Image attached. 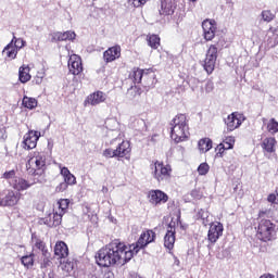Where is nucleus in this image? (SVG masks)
<instances>
[{"label": "nucleus", "instance_id": "obj_50", "mask_svg": "<svg viewBox=\"0 0 278 278\" xmlns=\"http://www.w3.org/2000/svg\"><path fill=\"white\" fill-rule=\"evenodd\" d=\"M216 151H217V153H219V154L222 155V153H223L224 151H228V150L225 148V144L219 143V144L217 146V148H216Z\"/></svg>", "mask_w": 278, "mask_h": 278}, {"label": "nucleus", "instance_id": "obj_15", "mask_svg": "<svg viewBox=\"0 0 278 278\" xmlns=\"http://www.w3.org/2000/svg\"><path fill=\"white\" fill-rule=\"evenodd\" d=\"M105 99H108V96L104 92L96 91L87 97L85 105H99L105 102Z\"/></svg>", "mask_w": 278, "mask_h": 278}, {"label": "nucleus", "instance_id": "obj_5", "mask_svg": "<svg viewBox=\"0 0 278 278\" xmlns=\"http://www.w3.org/2000/svg\"><path fill=\"white\" fill-rule=\"evenodd\" d=\"M151 168L154 179L159 182L168 181V179H170V173L173 172L170 165H164V163L156 161Z\"/></svg>", "mask_w": 278, "mask_h": 278}, {"label": "nucleus", "instance_id": "obj_2", "mask_svg": "<svg viewBox=\"0 0 278 278\" xmlns=\"http://www.w3.org/2000/svg\"><path fill=\"white\" fill-rule=\"evenodd\" d=\"M170 138L174 142H185L188 140L190 136V131L188 130V122L186 115L180 114L175 116L170 122Z\"/></svg>", "mask_w": 278, "mask_h": 278}, {"label": "nucleus", "instance_id": "obj_24", "mask_svg": "<svg viewBox=\"0 0 278 278\" xmlns=\"http://www.w3.org/2000/svg\"><path fill=\"white\" fill-rule=\"evenodd\" d=\"M141 84L146 88H151L155 84V73L152 70H143Z\"/></svg>", "mask_w": 278, "mask_h": 278}, {"label": "nucleus", "instance_id": "obj_8", "mask_svg": "<svg viewBox=\"0 0 278 278\" xmlns=\"http://www.w3.org/2000/svg\"><path fill=\"white\" fill-rule=\"evenodd\" d=\"M18 201H21V193L13 190H4L2 197L3 207H14V205L18 204Z\"/></svg>", "mask_w": 278, "mask_h": 278}, {"label": "nucleus", "instance_id": "obj_1", "mask_svg": "<svg viewBox=\"0 0 278 278\" xmlns=\"http://www.w3.org/2000/svg\"><path fill=\"white\" fill-rule=\"evenodd\" d=\"M155 240V232L148 230L141 233L136 243L125 245V243L113 241L106 247L100 249L96 255L98 266L108 268L110 266H125L134 255L138 254L140 249H144Z\"/></svg>", "mask_w": 278, "mask_h": 278}, {"label": "nucleus", "instance_id": "obj_48", "mask_svg": "<svg viewBox=\"0 0 278 278\" xmlns=\"http://www.w3.org/2000/svg\"><path fill=\"white\" fill-rule=\"evenodd\" d=\"M66 188H68V185H66L65 182H61L59 186H56L55 192H64Z\"/></svg>", "mask_w": 278, "mask_h": 278}, {"label": "nucleus", "instance_id": "obj_49", "mask_svg": "<svg viewBox=\"0 0 278 278\" xmlns=\"http://www.w3.org/2000/svg\"><path fill=\"white\" fill-rule=\"evenodd\" d=\"M267 201H268V203H278V197H277V194L270 193V194L267 197Z\"/></svg>", "mask_w": 278, "mask_h": 278}, {"label": "nucleus", "instance_id": "obj_30", "mask_svg": "<svg viewBox=\"0 0 278 278\" xmlns=\"http://www.w3.org/2000/svg\"><path fill=\"white\" fill-rule=\"evenodd\" d=\"M144 73V70L141 68H134L130 74H129V78L131 79V81H134V84H142V75Z\"/></svg>", "mask_w": 278, "mask_h": 278}, {"label": "nucleus", "instance_id": "obj_21", "mask_svg": "<svg viewBox=\"0 0 278 278\" xmlns=\"http://www.w3.org/2000/svg\"><path fill=\"white\" fill-rule=\"evenodd\" d=\"M54 256L56 260H66L68 257V245L64 241L56 242L54 247Z\"/></svg>", "mask_w": 278, "mask_h": 278}, {"label": "nucleus", "instance_id": "obj_32", "mask_svg": "<svg viewBox=\"0 0 278 278\" xmlns=\"http://www.w3.org/2000/svg\"><path fill=\"white\" fill-rule=\"evenodd\" d=\"M22 104L24 105V108H27V110H34L38 108V100L25 96L23 98Z\"/></svg>", "mask_w": 278, "mask_h": 278}, {"label": "nucleus", "instance_id": "obj_43", "mask_svg": "<svg viewBox=\"0 0 278 278\" xmlns=\"http://www.w3.org/2000/svg\"><path fill=\"white\" fill-rule=\"evenodd\" d=\"M3 177H4V179H8L9 184H10V181H14V179L18 178V177H16V172H14V170L5 172L3 174Z\"/></svg>", "mask_w": 278, "mask_h": 278}, {"label": "nucleus", "instance_id": "obj_17", "mask_svg": "<svg viewBox=\"0 0 278 278\" xmlns=\"http://www.w3.org/2000/svg\"><path fill=\"white\" fill-rule=\"evenodd\" d=\"M104 62L110 63L121 58V46H113L103 53Z\"/></svg>", "mask_w": 278, "mask_h": 278}, {"label": "nucleus", "instance_id": "obj_31", "mask_svg": "<svg viewBox=\"0 0 278 278\" xmlns=\"http://www.w3.org/2000/svg\"><path fill=\"white\" fill-rule=\"evenodd\" d=\"M130 123L134 129H137V131H146L147 129V122H144L142 118H131Z\"/></svg>", "mask_w": 278, "mask_h": 278}, {"label": "nucleus", "instance_id": "obj_54", "mask_svg": "<svg viewBox=\"0 0 278 278\" xmlns=\"http://www.w3.org/2000/svg\"><path fill=\"white\" fill-rule=\"evenodd\" d=\"M129 92H137V94H140V88H138V87H131V88L129 89Z\"/></svg>", "mask_w": 278, "mask_h": 278}, {"label": "nucleus", "instance_id": "obj_45", "mask_svg": "<svg viewBox=\"0 0 278 278\" xmlns=\"http://www.w3.org/2000/svg\"><path fill=\"white\" fill-rule=\"evenodd\" d=\"M103 156H104V157H118L117 154H116V150H113V149H111V148L105 149V150L103 151Z\"/></svg>", "mask_w": 278, "mask_h": 278}, {"label": "nucleus", "instance_id": "obj_36", "mask_svg": "<svg viewBox=\"0 0 278 278\" xmlns=\"http://www.w3.org/2000/svg\"><path fill=\"white\" fill-rule=\"evenodd\" d=\"M13 47L17 50L21 51V49H23V47H25V40H23L22 38H16L13 37V39L11 40Z\"/></svg>", "mask_w": 278, "mask_h": 278}, {"label": "nucleus", "instance_id": "obj_16", "mask_svg": "<svg viewBox=\"0 0 278 278\" xmlns=\"http://www.w3.org/2000/svg\"><path fill=\"white\" fill-rule=\"evenodd\" d=\"M77 38V35L73 30H67L64 33H53L52 34V42H64L66 40H75Z\"/></svg>", "mask_w": 278, "mask_h": 278}, {"label": "nucleus", "instance_id": "obj_7", "mask_svg": "<svg viewBox=\"0 0 278 278\" xmlns=\"http://www.w3.org/2000/svg\"><path fill=\"white\" fill-rule=\"evenodd\" d=\"M223 231H225V228L220 222L212 223L207 232L208 242L211 244H216V242H218V240L222 238Z\"/></svg>", "mask_w": 278, "mask_h": 278}, {"label": "nucleus", "instance_id": "obj_41", "mask_svg": "<svg viewBox=\"0 0 278 278\" xmlns=\"http://www.w3.org/2000/svg\"><path fill=\"white\" fill-rule=\"evenodd\" d=\"M223 144H224V148H226L227 150L233 149V144H236V138L228 137L226 138Z\"/></svg>", "mask_w": 278, "mask_h": 278}, {"label": "nucleus", "instance_id": "obj_33", "mask_svg": "<svg viewBox=\"0 0 278 278\" xmlns=\"http://www.w3.org/2000/svg\"><path fill=\"white\" fill-rule=\"evenodd\" d=\"M71 202L68 201V199H62L58 202V207L59 210L56 212H59L60 214H66V211L68 210V204Z\"/></svg>", "mask_w": 278, "mask_h": 278}, {"label": "nucleus", "instance_id": "obj_26", "mask_svg": "<svg viewBox=\"0 0 278 278\" xmlns=\"http://www.w3.org/2000/svg\"><path fill=\"white\" fill-rule=\"evenodd\" d=\"M275 144H277V140L273 137H267L262 142V149L267 153H275Z\"/></svg>", "mask_w": 278, "mask_h": 278}, {"label": "nucleus", "instance_id": "obj_19", "mask_svg": "<svg viewBox=\"0 0 278 278\" xmlns=\"http://www.w3.org/2000/svg\"><path fill=\"white\" fill-rule=\"evenodd\" d=\"M267 46L273 49L278 45V26H270L266 34Z\"/></svg>", "mask_w": 278, "mask_h": 278}, {"label": "nucleus", "instance_id": "obj_14", "mask_svg": "<svg viewBox=\"0 0 278 278\" xmlns=\"http://www.w3.org/2000/svg\"><path fill=\"white\" fill-rule=\"evenodd\" d=\"M175 10H177L176 0H163L161 2L160 14L164 16H172V14H175Z\"/></svg>", "mask_w": 278, "mask_h": 278}, {"label": "nucleus", "instance_id": "obj_40", "mask_svg": "<svg viewBox=\"0 0 278 278\" xmlns=\"http://www.w3.org/2000/svg\"><path fill=\"white\" fill-rule=\"evenodd\" d=\"M64 184H66V186H75V184H77V178L75 175L70 174L64 177Z\"/></svg>", "mask_w": 278, "mask_h": 278}, {"label": "nucleus", "instance_id": "obj_18", "mask_svg": "<svg viewBox=\"0 0 278 278\" xmlns=\"http://www.w3.org/2000/svg\"><path fill=\"white\" fill-rule=\"evenodd\" d=\"M62 216H64V214L55 211L53 214H50L49 217H46L41 223L48 227H58L59 225H62Z\"/></svg>", "mask_w": 278, "mask_h": 278}, {"label": "nucleus", "instance_id": "obj_53", "mask_svg": "<svg viewBox=\"0 0 278 278\" xmlns=\"http://www.w3.org/2000/svg\"><path fill=\"white\" fill-rule=\"evenodd\" d=\"M189 84L191 86V90L194 91V86H192V84H199V79L192 78L189 80Z\"/></svg>", "mask_w": 278, "mask_h": 278}, {"label": "nucleus", "instance_id": "obj_44", "mask_svg": "<svg viewBox=\"0 0 278 278\" xmlns=\"http://www.w3.org/2000/svg\"><path fill=\"white\" fill-rule=\"evenodd\" d=\"M129 5H132V8H142L144 3H147V0H128Z\"/></svg>", "mask_w": 278, "mask_h": 278}, {"label": "nucleus", "instance_id": "obj_46", "mask_svg": "<svg viewBox=\"0 0 278 278\" xmlns=\"http://www.w3.org/2000/svg\"><path fill=\"white\" fill-rule=\"evenodd\" d=\"M214 90V83L212 80H208L205 85V92L210 93Z\"/></svg>", "mask_w": 278, "mask_h": 278}, {"label": "nucleus", "instance_id": "obj_13", "mask_svg": "<svg viewBox=\"0 0 278 278\" xmlns=\"http://www.w3.org/2000/svg\"><path fill=\"white\" fill-rule=\"evenodd\" d=\"M150 203L152 205H162V203H166L168 201V195L161 190H152L149 192Z\"/></svg>", "mask_w": 278, "mask_h": 278}, {"label": "nucleus", "instance_id": "obj_61", "mask_svg": "<svg viewBox=\"0 0 278 278\" xmlns=\"http://www.w3.org/2000/svg\"><path fill=\"white\" fill-rule=\"evenodd\" d=\"M189 1H191L192 3H195L197 0H189Z\"/></svg>", "mask_w": 278, "mask_h": 278}, {"label": "nucleus", "instance_id": "obj_60", "mask_svg": "<svg viewBox=\"0 0 278 278\" xmlns=\"http://www.w3.org/2000/svg\"><path fill=\"white\" fill-rule=\"evenodd\" d=\"M37 77H42V73H40L39 75H37Z\"/></svg>", "mask_w": 278, "mask_h": 278}, {"label": "nucleus", "instance_id": "obj_6", "mask_svg": "<svg viewBox=\"0 0 278 278\" xmlns=\"http://www.w3.org/2000/svg\"><path fill=\"white\" fill-rule=\"evenodd\" d=\"M216 60H218V48L215 45H211L206 51L203 63L204 71H206L208 75H212L214 68H216Z\"/></svg>", "mask_w": 278, "mask_h": 278}, {"label": "nucleus", "instance_id": "obj_29", "mask_svg": "<svg viewBox=\"0 0 278 278\" xmlns=\"http://www.w3.org/2000/svg\"><path fill=\"white\" fill-rule=\"evenodd\" d=\"M18 77L22 84H27V81L31 79V75L29 74V66L27 65L21 66L18 72Z\"/></svg>", "mask_w": 278, "mask_h": 278}, {"label": "nucleus", "instance_id": "obj_39", "mask_svg": "<svg viewBox=\"0 0 278 278\" xmlns=\"http://www.w3.org/2000/svg\"><path fill=\"white\" fill-rule=\"evenodd\" d=\"M262 18L266 23H270V21L275 18V14H273V12H270L269 10H265L262 12Z\"/></svg>", "mask_w": 278, "mask_h": 278}, {"label": "nucleus", "instance_id": "obj_52", "mask_svg": "<svg viewBox=\"0 0 278 278\" xmlns=\"http://www.w3.org/2000/svg\"><path fill=\"white\" fill-rule=\"evenodd\" d=\"M42 79H45V73H41V77H36L35 78V84H42Z\"/></svg>", "mask_w": 278, "mask_h": 278}, {"label": "nucleus", "instance_id": "obj_3", "mask_svg": "<svg viewBox=\"0 0 278 278\" xmlns=\"http://www.w3.org/2000/svg\"><path fill=\"white\" fill-rule=\"evenodd\" d=\"M47 166V155L43 152H31L26 163L29 175H42Z\"/></svg>", "mask_w": 278, "mask_h": 278}, {"label": "nucleus", "instance_id": "obj_11", "mask_svg": "<svg viewBox=\"0 0 278 278\" xmlns=\"http://www.w3.org/2000/svg\"><path fill=\"white\" fill-rule=\"evenodd\" d=\"M202 29H203L204 38L206 40H214V37L216 36V21L204 20L202 22Z\"/></svg>", "mask_w": 278, "mask_h": 278}, {"label": "nucleus", "instance_id": "obj_28", "mask_svg": "<svg viewBox=\"0 0 278 278\" xmlns=\"http://www.w3.org/2000/svg\"><path fill=\"white\" fill-rule=\"evenodd\" d=\"M212 139L210 138H202L198 142V149L200 153H207L212 149Z\"/></svg>", "mask_w": 278, "mask_h": 278}, {"label": "nucleus", "instance_id": "obj_47", "mask_svg": "<svg viewBox=\"0 0 278 278\" xmlns=\"http://www.w3.org/2000/svg\"><path fill=\"white\" fill-rule=\"evenodd\" d=\"M60 170L63 178L67 177L71 174L68 167H62V165H60Z\"/></svg>", "mask_w": 278, "mask_h": 278}, {"label": "nucleus", "instance_id": "obj_20", "mask_svg": "<svg viewBox=\"0 0 278 278\" xmlns=\"http://www.w3.org/2000/svg\"><path fill=\"white\" fill-rule=\"evenodd\" d=\"M10 186L14 188V190H17V192H22L23 190H29L34 186V182H29L23 178H15L10 181Z\"/></svg>", "mask_w": 278, "mask_h": 278}, {"label": "nucleus", "instance_id": "obj_37", "mask_svg": "<svg viewBox=\"0 0 278 278\" xmlns=\"http://www.w3.org/2000/svg\"><path fill=\"white\" fill-rule=\"evenodd\" d=\"M61 268L64 273H73V263L66 262V260H61Z\"/></svg>", "mask_w": 278, "mask_h": 278}, {"label": "nucleus", "instance_id": "obj_22", "mask_svg": "<svg viewBox=\"0 0 278 278\" xmlns=\"http://www.w3.org/2000/svg\"><path fill=\"white\" fill-rule=\"evenodd\" d=\"M164 247L169 251L175 247V228H173V226H168L167 228V232L164 237Z\"/></svg>", "mask_w": 278, "mask_h": 278}, {"label": "nucleus", "instance_id": "obj_4", "mask_svg": "<svg viewBox=\"0 0 278 278\" xmlns=\"http://www.w3.org/2000/svg\"><path fill=\"white\" fill-rule=\"evenodd\" d=\"M275 233V224L270 219H262L257 228V238L263 242H268Z\"/></svg>", "mask_w": 278, "mask_h": 278}, {"label": "nucleus", "instance_id": "obj_58", "mask_svg": "<svg viewBox=\"0 0 278 278\" xmlns=\"http://www.w3.org/2000/svg\"><path fill=\"white\" fill-rule=\"evenodd\" d=\"M0 207H3V198L0 197Z\"/></svg>", "mask_w": 278, "mask_h": 278}, {"label": "nucleus", "instance_id": "obj_51", "mask_svg": "<svg viewBox=\"0 0 278 278\" xmlns=\"http://www.w3.org/2000/svg\"><path fill=\"white\" fill-rule=\"evenodd\" d=\"M0 138L1 140H5V138H8V132H5V129L3 128L0 129Z\"/></svg>", "mask_w": 278, "mask_h": 278}, {"label": "nucleus", "instance_id": "obj_56", "mask_svg": "<svg viewBox=\"0 0 278 278\" xmlns=\"http://www.w3.org/2000/svg\"><path fill=\"white\" fill-rule=\"evenodd\" d=\"M260 278H275V276L273 274H264Z\"/></svg>", "mask_w": 278, "mask_h": 278}, {"label": "nucleus", "instance_id": "obj_27", "mask_svg": "<svg viewBox=\"0 0 278 278\" xmlns=\"http://www.w3.org/2000/svg\"><path fill=\"white\" fill-rule=\"evenodd\" d=\"M5 58L9 60H15L16 55L18 54V50L14 47V43L10 42L2 51Z\"/></svg>", "mask_w": 278, "mask_h": 278}, {"label": "nucleus", "instance_id": "obj_12", "mask_svg": "<svg viewBox=\"0 0 278 278\" xmlns=\"http://www.w3.org/2000/svg\"><path fill=\"white\" fill-rule=\"evenodd\" d=\"M68 70L72 75H80L84 72V65L79 55L73 54L70 56Z\"/></svg>", "mask_w": 278, "mask_h": 278}, {"label": "nucleus", "instance_id": "obj_10", "mask_svg": "<svg viewBox=\"0 0 278 278\" xmlns=\"http://www.w3.org/2000/svg\"><path fill=\"white\" fill-rule=\"evenodd\" d=\"M38 140H40V131L29 130L26 135H24V149H36Z\"/></svg>", "mask_w": 278, "mask_h": 278}, {"label": "nucleus", "instance_id": "obj_9", "mask_svg": "<svg viewBox=\"0 0 278 278\" xmlns=\"http://www.w3.org/2000/svg\"><path fill=\"white\" fill-rule=\"evenodd\" d=\"M244 121L245 118L243 114L232 113L225 119V125L227 126L228 131H235V129H238Z\"/></svg>", "mask_w": 278, "mask_h": 278}, {"label": "nucleus", "instance_id": "obj_35", "mask_svg": "<svg viewBox=\"0 0 278 278\" xmlns=\"http://www.w3.org/2000/svg\"><path fill=\"white\" fill-rule=\"evenodd\" d=\"M267 131H269V134H278V122H276L275 118L269 119L267 123Z\"/></svg>", "mask_w": 278, "mask_h": 278}, {"label": "nucleus", "instance_id": "obj_42", "mask_svg": "<svg viewBox=\"0 0 278 278\" xmlns=\"http://www.w3.org/2000/svg\"><path fill=\"white\" fill-rule=\"evenodd\" d=\"M199 175H205L206 173H210V165L207 163H202L198 167Z\"/></svg>", "mask_w": 278, "mask_h": 278}, {"label": "nucleus", "instance_id": "obj_38", "mask_svg": "<svg viewBox=\"0 0 278 278\" xmlns=\"http://www.w3.org/2000/svg\"><path fill=\"white\" fill-rule=\"evenodd\" d=\"M22 264L26 268H29V266H34V256L33 255H26L22 257Z\"/></svg>", "mask_w": 278, "mask_h": 278}, {"label": "nucleus", "instance_id": "obj_25", "mask_svg": "<svg viewBox=\"0 0 278 278\" xmlns=\"http://www.w3.org/2000/svg\"><path fill=\"white\" fill-rule=\"evenodd\" d=\"M117 157H125L131 153V144L129 141H122L118 147L115 149Z\"/></svg>", "mask_w": 278, "mask_h": 278}, {"label": "nucleus", "instance_id": "obj_34", "mask_svg": "<svg viewBox=\"0 0 278 278\" xmlns=\"http://www.w3.org/2000/svg\"><path fill=\"white\" fill-rule=\"evenodd\" d=\"M148 45L151 47V49H157V47H160V36L150 35L148 37Z\"/></svg>", "mask_w": 278, "mask_h": 278}, {"label": "nucleus", "instance_id": "obj_55", "mask_svg": "<svg viewBox=\"0 0 278 278\" xmlns=\"http://www.w3.org/2000/svg\"><path fill=\"white\" fill-rule=\"evenodd\" d=\"M104 278H114V273H112V271L105 273Z\"/></svg>", "mask_w": 278, "mask_h": 278}, {"label": "nucleus", "instance_id": "obj_23", "mask_svg": "<svg viewBox=\"0 0 278 278\" xmlns=\"http://www.w3.org/2000/svg\"><path fill=\"white\" fill-rule=\"evenodd\" d=\"M31 240H33L34 248L41 251L43 257H46V260H49V257H51V253H49V250L47 249V245H45V241L38 239L34 235L31 237Z\"/></svg>", "mask_w": 278, "mask_h": 278}, {"label": "nucleus", "instance_id": "obj_57", "mask_svg": "<svg viewBox=\"0 0 278 278\" xmlns=\"http://www.w3.org/2000/svg\"><path fill=\"white\" fill-rule=\"evenodd\" d=\"M207 212H202L201 218L202 220H205V218H207Z\"/></svg>", "mask_w": 278, "mask_h": 278}, {"label": "nucleus", "instance_id": "obj_59", "mask_svg": "<svg viewBox=\"0 0 278 278\" xmlns=\"http://www.w3.org/2000/svg\"><path fill=\"white\" fill-rule=\"evenodd\" d=\"M48 147H49L50 149H52L53 146L51 144V142H49V143H48Z\"/></svg>", "mask_w": 278, "mask_h": 278}]
</instances>
